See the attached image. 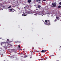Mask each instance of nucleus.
Returning <instances> with one entry per match:
<instances>
[{
    "mask_svg": "<svg viewBox=\"0 0 61 61\" xmlns=\"http://www.w3.org/2000/svg\"><path fill=\"white\" fill-rule=\"evenodd\" d=\"M38 15V14L37 13H36L35 14V15Z\"/></svg>",
    "mask_w": 61,
    "mask_h": 61,
    "instance_id": "nucleus-19",
    "label": "nucleus"
},
{
    "mask_svg": "<svg viewBox=\"0 0 61 61\" xmlns=\"http://www.w3.org/2000/svg\"><path fill=\"white\" fill-rule=\"evenodd\" d=\"M41 60H43V59H41Z\"/></svg>",
    "mask_w": 61,
    "mask_h": 61,
    "instance_id": "nucleus-28",
    "label": "nucleus"
},
{
    "mask_svg": "<svg viewBox=\"0 0 61 61\" xmlns=\"http://www.w3.org/2000/svg\"><path fill=\"white\" fill-rule=\"evenodd\" d=\"M1 8H2V7H1Z\"/></svg>",
    "mask_w": 61,
    "mask_h": 61,
    "instance_id": "nucleus-38",
    "label": "nucleus"
},
{
    "mask_svg": "<svg viewBox=\"0 0 61 61\" xmlns=\"http://www.w3.org/2000/svg\"><path fill=\"white\" fill-rule=\"evenodd\" d=\"M4 48L5 49H7V47L5 45V46H4Z\"/></svg>",
    "mask_w": 61,
    "mask_h": 61,
    "instance_id": "nucleus-12",
    "label": "nucleus"
},
{
    "mask_svg": "<svg viewBox=\"0 0 61 61\" xmlns=\"http://www.w3.org/2000/svg\"><path fill=\"white\" fill-rule=\"evenodd\" d=\"M56 19H58V17H56Z\"/></svg>",
    "mask_w": 61,
    "mask_h": 61,
    "instance_id": "nucleus-30",
    "label": "nucleus"
},
{
    "mask_svg": "<svg viewBox=\"0 0 61 61\" xmlns=\"http://www.w3.org/2000/svg\"><path fill=\"white\" fill-rule=\"evenodd\" d=\"M29 14H30V13H29Z\"/></svg>",
    "mask_w": 61,
    "mask_h": 61,
    "instance_id": "nucleus-40",
    "label": "nucleus"
},
{
    "mask_svg": "<svg viewBox=\"0 0 61 61\" xmlns=\"http://www.w3.org/2000/svg\"><path fill=\"white\" fill-rule=\"evenodd\" d=\"M59 5H61V2H60L59 3Z\"/></svg>",
    "mask_w": 61,
    "mask_h": 61,
    "instance_id": "nucleus-25",
    "label": "nucleus"
},
{
    "mask_svg": "<svg viewBox=\"0 0 61 61\" xmlns=\"http://www.w3.org/2000/svg\"><path fill=\"white\" fill-rule=\"evenodd\" d=\"M45 58H46V59H47V58L46 57Z\"/></svg>",
    "mask_w": 61,
    "mask_h": 61,
    "instance_id": "nucleus-31",
    "label": "nucleus"
},
{
    "mask_svg": "<svg viewBox=\"0 0 61 61\" xmlns=\"http://www.w3.org/2000/svg\"><path fill=\"white\" fill-rule=\"evenodd\" d=\"M30 52H31L32 54H33V53H32V51H30Z\"/></svg>",
    "mask_w": 61,
    "mask_h": 61,
    "instance_id": "nucleus-23",
    "label": "nucleus"
},
{
    "mask_svg": "<svg viewBox=\"0 0 61 61\" xmlns=\"http://www.w3.org/2000/svg\"><path fill=\"white\" fill-rule=\"evenodd\" d=\"M11 7V6H10L8 7V8H10Z\"/></svg>",
    "mask_w": 61,
    "mask_h": 61,
    "instance_id": "nucleus-18",
    "label": "nucleus"
},
{
    "mask_svg": "<svg viewBox=\"0 0 61 61\" xmlns=\"http://www.w3.org/2000/svg\"><path fill=\"white\" fill-rule=\"evenodd\" d=\"M56 19H55L54 20V21L56 22Z\"/></svg>",
    "mask_w": 61,
    "mask_h": 61,
    "instance_id": "nucleus-26",
    "label": "nucleus"
},
{
    "mask_svg": "<svg viewBox=\"0 0 61 61\" xmlns=\"http://www.w3.org/2000/svg\"><path fill=\"white\" fill-rule=\"evenodd\" d=\"M12 9H10L9 10V11H10V12H12Z\"/></svg>",
    "mask_w": 61,
    "mask_h": 61,
    "instance_id": "nucleus-10",
    "label": "nucleus"
},
{
    "mask_svg": "<svg viewBox=\"0 0 61 61\" xmlns=\"http://www.w3.org/2000/svg\"><path fill=\"white\" fill-rule=\"evenodd\" d=\"M15 11V10H14V9H12V12H14V11Z\"/></svg>",
    "mask_w": 61,
    "mask_h": 61,
    "instance_id": "nucleus-14",
    "label": "nucleus"
},
{
    "mask_svg": "<svg viewBox=\"0 0 61 61\" xmlns=\"http://www.w3.org/2000/svg\"><path fill=\"white\" fill-rule=\"evenodd\" d=\"M54 56V55H51L50 56V57H52V56Z\"/></svg>",
    "mask_w": 61,
    "mask_h": 61,
    "instance_id": "nucleus-22",
    "label": "nucleus"
},
{
    "mask_svg": "<svg viewBox=\"0 0 61 61\" xmlns=\"http://www.w3.org/2000/svg\"><path fill=\"white\" fill-rule=\"evenodd\" d=\"M51 7H56V3H53L52 4Z\"/></svg>",
    "mask_w": 61,
    "mask_h": 61,
    "instance_id": "nucleus-3",
    "label": "nucleus"
},
{
    "mask_svg": "<svg viewBox=\"0 0 61 61\" xmlns=\"http://www.w3.org/2000/svg\"><path fill=\"white\" fill-rule=\"evenodd\" d=\"M37 52H38V53H39V51H37Z\"/></svg>",
    "mask_w": 61,
    "mask_h": 61,
    "instance_id": "nucleus-32",
    "label": "nucleus"
},
{
    "mask_svg": "<svg viewBox=\"0 0 61 61\" xmlns=\"http://www.w3.org/2000/svg\"><path fill=\"white\" fill-rule=\"evenodd\" d=\"M44 24L46 25H50V22L49 20H45Z\"/></svg>",
    "mask_w": 61,
    "mask_h": 61,
    "instance_id": "nucleus-1",
    "label": "nucleus"
},
{
    "mask_svg": "<svg viewBox=\"0 0 61 61\" xmlns=\"http://www.w3.org/2000/svg\"><path fill=\"white\" fill-rule=\"evenodd\" d=\"M37 10V9H36V10Z\"/></svg>",
    "mask_w": 61,
    "mask_h": 61,
    "instance_id": "nucleus-37",
    "label": "nucleus"
},
{
    "mask_svg": "<svg viewBox=\"0 0 61 61\" xmlns=\"http://www.w3.org/2000/svg\"><path fill=\"white\" fill-rule=\"evenodd\" d=\"M32 0H29L28 1V3H31Z\"/></svg>",
    "mask_w": 61,
    "mask_h": 61,
    "instance_id": "nucleus-11",
    "label": "nucleus"
},
{
    "mask_svg": "<svg viewBox=\"0 0 61 61\" xmlns=\"http://www.w3.org/2000/svg\"><path fill=\"white\" fill-rule=\"evenodd\" d=\"M40 55H41H41H42L41 54H40Z\"/></svg>",
    "mask_w": 61,
    "mask_h": 61,
    "instance_id": "nucleus-36",
    "label": "nucleus"
},
{
    "mask_svg": "<svg viewBox=\"0 0 61 61\" xmlns=\"http://www.w3.org/2000/svg\"><path fill=\"white\" fill-rule=\"evenodd\" d=\"M61 6H58V8H61Z\"/></svg>",
    "mask_w": 61,
    "mask_h": 61,
    "instance_id": "nucleus-15",
    "label": "nucleus"
},
{
    "mask_svg": "<svg viewBox=\"0 0 61 61\" xmlns=\"http://www.w3.org/2000/svg\"><path fill=\"white\" fill-rule=\"evenodd\" d=\"M36 2H38V1L39 0H36Z\"/></svg>",
    "mask_w": 61,
    "mask_h": 61,
    "instance_id": "nucleus-29",
    "label": "nucleus"
},
{
    "mask_svg": "<svg viewBox=\"0 0 61 61\" xmlns=\"http://www.w3.org/2000/svg\"><path fill=\"white\" fill-rule=\"evenodd\" d=\"M18 46L19 47V48L20 47V45H19Z\"/></svg>",
    "mask_w": 61,
    "mask_h": 61,
    "instance_id": "nucleus-27",
    "label": "nucleus"
},
{
    "mask_svg": "<svg viewBox=\"0 0 61 61\" xmlns=\"http://www.w3.org/2000/svg\"><path fill=\"white\" fill-rule=\"evenodd\" d=\"M13 52H14V53H16L17 52L16 50L15 49H13Z\"/></svg>",
    "mask_w": 61,
    "mask_h": 61,
    "instance_id": "nucleus-8",
    "label": "nucleus"
},
{
    "mask_svg": "<svg viewBox=\"0 0 61 61\" xmlns=\"http://www.w3.org/2000/svg\"><path fill=\"white\" fill-rule=\"evenodd\" d=\"M9 52H10V53H12V52H13V49L10 50L9 51Z\"/></svg>",
    "mask_w": 61,
    "mask_h": 61,
    "instance_id": "nucleus-7",
    "label": "nucleus"
},
{
    "mask_svg": "<svg viewBox=\"0 0 61 61\" xmlns=\"http://www.w3.org/2000/svg\"><path fill=\"white\" fill-rule=\"evenodd\" d=\"M39 1H41V0H38Z\"/></svg>",
    "mask_w": 61,
    "mask_h": 61,
    "instance_id": "nucleus-35",
    "label": "nucleus"
},
{
    "mask_svg": "<svg viewBox=\"0 0 61 61\" xmlns=\"http://www.w3.org/2000/svg\"><path fill=\"white\" fill-rule=\"evenodd\" d=\"M15 43H20V42L18 41H15Z\"/></svg>",
    "mask_w": 61,
    "mask_h": 61,
    "instance_id": "nucleus-17",
    "label": "nucleus"
},
{
    "mask_svg": "<svg viewBox=\"0 0 61 61\" xmlns=\"http://www.w3.org/2000/svg\"><path fill=\"white\" fill-rule=\"evenodd\" d=\"M22 16H25L26 15H27V14H25V13H24L22 14Z\"/></svg>",
    "mask_w": 61,
    "mask_h": 61,
    "instance_id": "nucleus-4",
    "label": "nucleus"
},
{
    "mask_svg": "<svg viewBox=\"0 0 61 61\" xmlns=\"http://www.w3.org/2000/svg\"><path fill=\"white\" fill-rule=\"evenodd\" d=\"M60 46V47H61V46Z\"/></svg>",
    "mask_w": 61,
    "mask_h": 61,
    "instance_id": "nucleus-39",
    "label": "nucleus"
},
{
    "mask_svg": "<svg viewBox=\"0 0 61 61\" xmlns=\"http://www.w3.org/2000/svg\"><path fill=\"white\" fill-rule=\"evenodd\" d=\"M37 7L38 8H40L41 7V6H40V5H38Z\"/></svg>",
    "mask_w": 61,
    "mask_h": 61,
    "instance_id": "nucleus-13",
    "label": "nucleus"
},
{
    "mask_svg": "<svg viewBox=\"0 0 61 61\" xmlns=\"http://www.w3.org/2000/svg\"><path fill=\"white\" fill-rule=\"evenodd\" d=\"M42 1L44 2H45V1H46V0H42Z\"/></svg>",
    "mask_w": 61,
    "mask_h": 61,
    "instance_id": "nucleus-24",
    "label": "nucleus"
},
{
    "mask_svg": "<svg viewBox=\"0 0 61 61\" xmlns=\"http://www.w3.org/2000/svg\"><path fill=\"white\" fill-rule=\"evenodd\" d=\"M32 52L33 53H34V52H35V50H33V51H32Z\"/></svg>",
    "mask_w": 61,
    "mask_h": 61,
    "instance_id": "nucleus-16",
    "label": "nucleus"
},
{
    "mask_svg": "<svg viewBox=\"0 0 61 61\" xmlns=\"http://www.w3.org/2000/svg\"><path fill=\"white\" fill-rule=\"evenodd\" d=\"M1 54H2V51H0V55H1Z\"/></svg>",
    "mask_w": 61,
    "mask_h": 61,
    "instance_id": "nucleus-20",
    "label": "nucleus"
},
{
    "mask_svg": "<svg viewBox=\"0 0 61 61\" xmlns=\"http://www.w3.org/2000/svg\"><path fill=\"white\" fill-rule=\"evenodd\" d=\"M46 52V50H42L41 51V53H45V52Z\"/></svg>",
    "mask_w": 61,
    "mask_h": 61,
    "instance_id": "nucleus-6",
    "label": "nucleus"
},
{
    "mask_svg": "<svg viewBox=\"0 0 61 61\" xmlns=\"http://www.w3.org/2000/svg\"><path fill=\"white\" fill-rule=\"evenodd\" d=\"M7 46H8L9 47H12V45L11 44H8L7 45Z\"/></svg>",
    "mask_w": 61,
    "mask_h": 61,
    "instance_id": "nucleus-5",
    "label": "nucleus"
},
{
    "mask_svg": "<svg viewBox=\"0 0 61 61\" xmlns=\"http://www.w3.org/2000/svg\"><path fill=\"white\" fill-rule=\"evenodd\" d=\"M27 57V56L25 55L24 56V57L25 58V57Z\"/></svg>",
    "mask_w": 61,
    "mask_h": 61,
    "instance_id": "nucleus-21",
    "label": "nucleus"
},
{
    "mask_svg": "<svg viewBox=\"0 0 61 61\" xmlns=\"http://www.w3.org/2000/svg\"><path fill=\"white\" fill-rule=\"evenodd\" d=\"M7 41L8 42V43H10L11 41H9V39H7Z\"/></svg>",
    "mask_w": 61,
    "mask_h": 61,
    "instance_id": "nucleus-9",
    "label": "nucleus"
},
{
    "mask_svg": "<svg viewBox=\"0 0 61 61\" xmlns=\"http://www.w3.org/2000/svg\"><path fill=\"white\" fill-rule=\"evenodd\" d=\"M32 48L33 49H34V47H32Z\"/></svg>",
    "mask_w": 61,
    "mask_h": 61,
    "instance_id": "nucleus-33",
    "label": "nucleus"
},
{
    "mask_svg": "<svg viewBox=\"0 0 61 61\" xmlns=\"http://www.w3.org/2000/svg\"><path fill=\"white\" fill-rule=\"evenodd\" d=\"M32 57H30V58H32Z\"/></svg>",
    "mask_w": 61,
    "mask_h": 61,
    "instance_id": "nucleus-34",
    "label": "nucleus"
},
{
    "mask_svg": "<svg viewBox=\"0 0 61 61\" xmlns=\"http://www.w3.org/2000/svg\"><path fill=\"white\" fill-rule=\"evenodd\" d=\"M6 43L5 42H1V45L3 46H5V45L6 44Z\"/></svg>",
    "mask_w": 61,
    "mask_h": 61,
    "instance_id": "nucleus-2",
    "label": "nucleus"
}]
</instances>
